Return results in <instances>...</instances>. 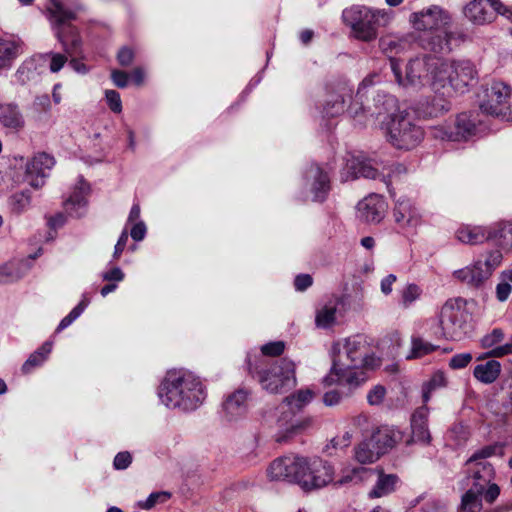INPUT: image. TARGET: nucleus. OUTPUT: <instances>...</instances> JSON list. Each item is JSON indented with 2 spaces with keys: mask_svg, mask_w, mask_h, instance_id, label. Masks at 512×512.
Returning <instances> with one entry per match:
<instances>
[{
  "mask_svg": "<svg viewBox=\"0 0 512 512\" xmlns=\"http://www.w3.org/2000/svg\"><path fill=\"white\" fill-rule=\"evenodd\" d=\"M84 10L85 6L81 3L75 4L73 9H68L60 0H50L46 7V17L64 51V54L47 52L42 55L50 58L49 69L52 73L59 72L67 62L68 57L80 54L82 39L78 29L71 24V21L76 20L77 12Z\"/></svg>",
  "mask_w": 512,
  "mask_h": 512,
  "instance_id": "obj_1",
  "label": "nucleus"
},
{
  "mask_svg": "<svg viewBox=\"0 0 512 512\" xmlns=\"http://www.w3.org/2000/svg\"><path fill=\"white\" fill-rule=\"evenodd\" d=\"M161 402L168 408L188 412L205 400V388L198 377L187 371H169L158 389Z\"/></svg>",
  "mask_w": 512,
  "mask_h": 512,
  "instance_id": "obj_2",
  "label": "nucleus"
},
{
  "mask_svg": "<svg viewBox=\"0 0 512 512\" xmlns=\"http://www.w3.org/2000/svg\"><path fill=\"white\" fill-rule=\"evenodd\" d=\"M476 307L475 300L448 299L438 315L439 337L450 341L469 337L474 330L473 312Z\"/></svg>",
  "mask_w": 512,
  "mask_h": 512,
  "instance_id": "obj_3",
  "label": "nucleus"
},
{
  "mask_svg": "<svg viewBox=\"0 0 512 512\" xmlns=\"http://www.w3.org/2000/svg\"><path fill=\"white\" fill-rule=\"evenodd\" d=\"M247 366L249 374L271 394L286 393L297 384L295 363L288 358L277 360L269 366L263 360H248Z\"/></svg>",
  "mask_w": 512,
  "mask_h": 512,
  "instance_id": "obj_4",
  "label": "nucleus"
},
{
  "mask_svg": "<svg viewBox=\"0 0 512 512\" xmlns=\"http://www.w3.org/2000/svg\"><path fill=\"white\" fill-rule=\"evenodd\" d=\"M345 25L351 28L353 36L363 42L374 41L378 29L391 20V12L385 9H372L363 5H353L342 12Z\"/></svg>",
  "mask_w": 512,
  "mask_h": 512,
  "instance_id": "obj_5",
  "label": "nucleus"
},
{
  "mask_svg": "<svg viewBox=\"0 0 512 512\" xmlns=\"http://www.w3.org/2000/svg\"><path fill=\"white\" fill-rule=\"evenodd\" d=\"M386 137L395 148L410 150L423 140L424 131L409 118L407 112H400L391 117L387 126Z\"/></svg>",
  "mask_w": 512,
  "mask_h": 512,
  "instance_id": "obj_6",
  "label": "nucleus"
},
{
  "mask_svg": "<svg viewBox=\"0 0 512 512\" xmlns=\"http://www.w3.org/2000/svg\"><path fill=\"white\" fill-rule=\"evenodd\" d=\"M433 57L424 55L411 59L405 69V76H402L401 66L397 59L390 57V66L397 83L403 87L420 89L429 83L430 66H433Z\"/></svg>",
  "mask_w": 512,
  "mask_h": 512,
  "instance_id": "obj_7",
  "label": "nucleus"
},
{
  "mask_svg": "<svg viewBox=\"0 0 512 512\" xmlns=\"http://www.w3.org/2000/svg\"><path fill=\"white\" fill-rule=\"evenodd\" d=\"M469 36L463 30L450 31L448 28L424 33L416 32L417 46L435 54H449L454 47L466 42Z\"/></svg>",
  "mask_w": 512,
  "mask_h": 512,
  "instance_id": "obj_8",
  "label": "nucleus"
},
{
  "mask_svg": "<svg viewBox=\"0 0 512 512\" xmlns=\"http://www.w3.org/2000/svg\"><path fill=\"white\" fill-rule=\"evenodd\" d=\"M480 450L475 451L464 464L465 477L459 482L462 490L470 485L473 479L472 487L461 497V503L458 512H479L480 511Z\"/></svg>",
  "mask_w": 512,
  "mask_h": 512,
  "instance_id": "obj_9",
  "label": "nucleus"
},
{
  "mask_svg": "<svg viewBox=\"0 0 512 512\" xmlns=\"http://www.w3.org/2000/svg\"><path fill=\"white\" fill-rule=\"evenodd\" d=\"M479 121L477 115L462 112L457 115L452 126L438 125L432 128L433 137L442 141H468L477 133Z\"/></svg>",
  "mask_w": 512,
  "mask_h": 512,
  "instance_id": "obj_10",
  "label": "nucleus"
},
{
  "mask_svg": "<svg viewBox=\"0 0 512 512\" xmlns=\"http://www.w3.org/2000/svg\"><path fill=\"white\" fill-rule=\"evenodd\" d=\"M343 348L346 355L344 363L350 368L375 369L380 365V359L362 335L347 338Z\"/></svg>",
  "mask_w": 512,
  "mask_h": 512,
  "instance_id": "obj_11",
  "label": "nucleus"
},
{
  "mask_svg": "<svg viewBox=\"0 0 512 512\" xmlns=\"http://www.w3.org/2000/svg\"><path fill=\"white\" fill-rule=\"evenodd\" d=\"M409 22L417 33H424L448 28L452 23V16L444 8L432 5L411 13Z\"/></svg>",
  "mask_w": 512,
  "mask_h": 512,
  "instance_id": "obj_12",
  "label": "nucleus"
},
{
  "mask_svg": "<svg viewBox=\"0 0 512 512\" xmlns=\"http://www.w3.org/2000/svg\"><path fill=\"white\" fill-rule=\"evenodd\" d=\"M307 459L299 456H284L274 460L268 468L271 480H283L300 485Z\"/></svg>",
  "mask_w": 512,
  "mask_h": 512,
  "instance_id": "obj_13",
  "label": "nucleus"
},
{
  "mask_svg": "<svg viewBox=\"0 0 512 512\" xmlns=\"http://www.w3.org/2000/svg\"><path fill=\"white\" fill-rule=\"evenodd\" d=\"M362 369L350 368L342 361L341 357H334L329 373L323 378V384L325 386L346 384L351 388H357L367 379Z\"/></svg>",
  "mask_w": 512,
  "mask_h": 512,
  "instance_id": "obj_14",
  "label": "nucleus"
},
{
  "mask_svg": "<svg viewBox=\"0 0 512 512\" xmlns=\"http://www.w3.org/2000/svg\"><path fill=\"white\" fill-rule=\"evenodd\" d=\"M333 477L334 469L327 461L314 459L310 463L307 461V468L303 471L300 486L306 491L319 489L331 483Z\"/></svg>",
  "mask_w": 512,
  "mask_h": 512,
  "instance_id": "obj_15",
  "label": "nucleus"
},
{
  "mask_svg": "<svg viewBox=\"0 0 512 512\" xmlns=\"http://www.w3.org/2000/svg\"><path fill=\"white\" fill-rule=\"evenodd\" d=\"M410 109L419 119L427 120L443 116L451 110V102L440 95L421 98Z\"/></svg>",
  "mask_w": 512,
  "mask_h": 512,
  "instance_id": "obj_16",
  "label": "nucleus"
},
{
  "mask_svg": "<svg viewBox=\"0 0 512 512\" xmlns=\"http://www.w3.org/2000/svg\"><path fill=\"white\" fill-rule=\"evenodd\" d=\"M371 478L375 477V482L367 493L370 500L388 497L399 487L401 480L397 474L386 473L383 468H370Z\"/></svg>",
  "mask_w": 512,
  "mask_h": 512,
  "instance_id": "obj_17",
  "label": "nucleus"
},
{
  "mask_svg": "<svg viewBox=\"0 0 512 512\" xmlns=\"http://www.w3.org/2000/svg\"><path fill=\"white\" fill-rule=\"evenodd\" d=\"M511 87L501 81L493 82L485 90V100L482 101V112L496 116L501 113L503 104L511 96Z\"/></svg>",
  "mask_w": 512,
  "mask_h": 512,
  "instance_id": "obj_18",
  "label": "nucleus"
},
{
  "mask_svg": "<svg viewBox=\"0 0 512 512\" xmlns=\"http://www.w3.org/2000/svg\"><path fill=\"white\" fill-rule=\"evenodd\" d=\"M305 179L310 185V191L313 195L312 200L315 202H323L330 191V178L317 164H311L305 171Z\"/></svg>",
  "mask_w": 512,
  "mask_h": 512,
  "instance_id": "obj_19",
  "label": "nucleus"
},
{
  "mask_svg": "<svg viewBox=\"0 0 512 512\" xmlns=\"http://www.w3.org/2000/svg\"><path fill=\"white\" fill-rule=\"evenodd\" d=\"M429 410L426 406L419 407L411 416V442L429 445L432 437L428 426Z\"/></svg>",
  "mask_w": 512,
  "mask_h": 512,
  "instance_id": "obj_20",
  "label": "nucleus"
},
{
  "mask_svg": "<svg viewBox=\"0 0 512 512\" xmlns=\"http://www.w3.org/2000/svg\"><path fill=\"white\" fill-rule=\"evenodd\" d=\"M393 216L399 228L407 230L417 227L421 222V217L417 209L409 199L403 198L396 201Z\"/></svg>",
  "mask_w": 512,
  "mask_h": 512,
  "instance_id": "obj_21",
  "label": "nucleus"
},
{
  "mask_svg": "<svg viewBox=\"0 0 512 512\" xmlns=\"http://www.w3.org/2000/svg\"><path fill=\"white\" fill-rule=\"evenodd\" d=\"M359 218L368 223H379L384 217L385 202L377 194L369 195L357 205Z\"/></svg>",
  "mask_w": 512,
  "mask_h": 512,
  "instance_id": "obj_22",
  "label": "nucleus"
},
{
  "mask_svg": "<svg viewBox=\"0 0 512 512\" xmlns=\"http://www.w3.org/2000/svg\"><path fill=\"white\" fill-rule=\"evenodd\" d=\"M380 48L384 53H401L417 45L416 32H408L401 35H387L380 39Z\"/></svg>",
  "mask_w": 512,
  "mask_h": 512,
  "instance_id": "obj_23",
  "label": "nucleus"
},
{
  "mask_svg": "<svg viewBox=\"0 0 512 512\" xmlns=\"http://www.w3.org/2000/svg\"><path fill=\"white\" fill-rule=\"evenodd\" d=\"M248 396L249 392L240 388L226 398L222 407L225 416L229 421L237 419L238 417L245 414L247 409L246 402Z\"/></svg>",
  "mask_w": 512,
  "mask_h": 512,
  "instance_id": "obj_24",
  "label": "nucleus"
},
{
  "mask_svg": "<svg viewBox=\"0 0 512 512\" xmlns=\"http://www.w3.org/2000/svg\"><path fill=\"white\" fill-rule=\"evenodd\" d=\"M346 99H351V90L345 85L338 86L336 91L328 94L323 112L328 117H336L342 114L345 111Z\"/></svg>",
  "mask_w": 512,
  "mask_h": 512,
  "instance_id": "obj_25",
  "label": "nucleus"
},
{
  "mask_svg": "<svg viewBox=\"0 0 512 512\" xmlns=\"http://www.w3.org/2000/svg\"><path fill=\"white\" fill-rule=\"evenodd\" d=\"M433 66H430L429 83L439 84L445 87L446 83L454 87L455 79L453 75V63H448L443 59L433 57Z\"/></svg>",
  "mask_w": 512,
  "mask_h": 512,
  "instance_id": "obj_26",
  "label": "nucleus"
},
{
  "mask_svg": "<svg viewBox=\"0 0 512 512\" xmlns=\"http://www.w3.org/2000/svg\"><path fill=\"white\" fill-rule=\"evenodd\" d=\"M485 240L502 249H512V222H499L488 228Z\"/></svg>",
  "mask_w": 512,
  "mask_h": 512,
  "instance_id": "obj_27",
  "label": "nucleus"
},
{
  "mask_svg": "<svg viewBox=\"0 0 512 512\" xmlns=\"http://www.w3.org/2000/svg\"><path fill=\"white\" fill-rule=\"evenodd\" d=\"M0 123L13 130H20L25 125L24 117L15 103L0 104Z\"/></svg>",
  "mask_w": 512,
  "mask_h": 512,
  "instance_id": "obj_28",
  "label": "nucleus"
},
{
  "mask_svg": "<svg viewBox=\"0 0 512 512\" xmlns=\"http://www.w3.org/2000/svg\"><path fill=\"white\" fill-rule=\"evenodd\" d=\"M373 107L368 106L369 115L379 117L382 115H395L397 109V99L384 92H378L373 98Z\"/></svg>",
  "mask_w": 512,
  "mask_h": 512,
  "instance_id": "obj_29",
  "label": "nucleus"
},
{
  "mask_svg": "<svg viewBox=\"0 0 512 512\" xmlns=\"http://www.w3.org/2000/svg\"><path fill=\"white\" fill-rule=\"evenodd\" d=\"M370 439L372 446H375L379 453L383 455L395 446L399 437L394 430L388 427H381L372 433Z\"/></svg>",
  "mask_w": 512,
  "mask_h": 512,
  "instance_id": "obj_30",
  "label": "nucleus"
},
{
  "mask_svg": "<svg viewBox=\"0 0 512 512\" xmlns=\"http://www.w3.org/2000/svg\"><path fill=\"white\" fill-rule=\"evenodd\" d=\"M52 347L53 343L51 341L44 342L37 350L29 355L21 367V372L23 374H30L36 368L41 367L48 359Z\"/></svg>",
  "mask_w": 512,
  "mask_h": 512,
  "instance_id": "obj_31",
  "label": "nucleus"
},
{
  "mask_svg": "<svg viewBox=\"0 0 512 512\" xmlns=\"http://www.w3.org/2000/svg\"><path fill=\"white\" fill-rule=\"evenodd\" d=\"M55 165V159L53 156L42 152L35 155L26 166L27 175L45 178L47 172L52 169Z\"/></svg>",
  "mask_w": 512,
  "mask_h": 512,
  "instance_id": "obj_32",
  "label": "nucleus"
},
{
  "mask_svg": "<svg viewBox=\"0 0 512 512\" xmlns=\"http://www.w3.org/2000/svg\"><path fill=\"white\" fill-rule=\"evenodd\" d=\"M453 75L455 79L454 87L459 88L468 86L475 79L477 70L468 60L453 62Z\"/></svg>",
  "mask_w": 512,
  "mask_h": 512,
  "instance_id": "obj_33",
  "label": "nucleus"
},
{
  "mask_svg": "<svg viewBox=\"0 0 512 512\" xmlns=\"http://www.w3.org/2000/svg\"><path fill=\"white\" fill-rule=\"evenodd\" d=\"M453 275L468 288L478 290L480 287V262L475 261L464 268L456 270Z\"/></svg>",
  "mask_w": 512,
  "mask_h": 512,
  "instance_id": "obj_34",
  "label": "nucleus"
},
{
  "mask_svg": "<svg viewBox=\"0 0 512 512\" xmlns=\"http://www.w3.org/2000/svg\"><path fill=\"white\" fill-rule=\"evenodd\" d=\"M348 167L355 178L377 179L381 175L370 159L354 157L349 161Z\"/></svg>",
  "mask_w": 512,
  "mask_h": 512,
  "instance_id": "obj_35",
  "label": "nucleus"
},
{
  "mask_svg": "<svg viewBox=\"0 0 512 512\" xmlns=\"http://www.w3.org/2000/svg\"><path fill=\"white\" fill-rule=\"evenodd\" d=\"M26 273V264L21 261H11L0 265V285L20 280Z\"/></svg>",
  "mask_w": 512,
  "mask_h": 512,
  "instance_id": "obj_36",
  "label": "nucleus"
},
{
  "mask_svg": "<svg viewBox=\"0 0 512 512\" xmlns=\"http://www.w3.org/2000/svg\"><path fill=\"white\" fill-rule=\"evenodd\" d=\"M337 304L328 302L316 310L315 325L320 329H330L336 323Z\"/></svg>",
  "mask_w": 512,
  "mask_h": 512,
  "instance_id": "obj_37",
  "label": "nucleus"
},
{
  "mask_svg": "<svg viewBox=\"0 0 512 512\" xmlns=\"http://www.w3.org/2000/svg\"><path fill=\"white\" fill-rule=\"evenodd\" d=\"M439 346L426 341L422 336L413 334L411 336V348L407 359H419L436 351Z\"/></svg>",
  "mask_w": 512,
  "mask_h": 512,
  "instance_id": "obj_38",
  "label": "nucleus"
},
{
  "mask_svg": "<svg viewBox=\"0 0 512 512\" xmlns=\"http://www.w3.org/2000/svg\"><path fill=\"white\" fill-rule=\"evenodd\" d=\"M20 45L14 40H0V68H10L20 54Z\"/></svg>",
  "mask_w": 512,
  "mask_h": 512,
  "instance_id": "obj_39",
  "label": "nucleus"
},
{
  "mask_svg": "<svg viewBox=\"0 0 512 512\" xmlns=\"http://www.w3.org/2000/svg\"><path fill=\"white\" fill-rule=\"evenodd\" d=\"M370 468L366 467H355L348 469L343 472L341 478L335 482V486H343L347 484H360L364 481L371 479Z\"/></svg>",
  "mask_w": 512,
  "mask_h": 512,
  "instance_id": "obj_40",
  "label": "nucleus"
},
{
  "mask_svg": "<svg viewBox=\"0 0 512 512\" xmlns=\"http://www.w3.org/2000/svg\"><path fill=\"white\" fill-rule=\"evenodd\" d=\"M381 454L376 449L375 446H372L371 439H366L362 441L355 448V459L361 464H369L377 461L380 458Z\"/></svg>",
  "mask_w": 512,
  "mask_h": 512,
  "instance_id": "obj_41",
  "label": "nucleus"
},
{
  "mask_svg": "<svg viewBox=\"0 0 512 512\" xmlns=\"http://www.w3.org/2000/svg\"><path fill=\"white\" fill-rule=\"evenodd\" d=\"M10 211L15 215L24 213L31 205V192L29 189L12 194L8 199Z\"/></svg>",
  "mask_w": 512,
  "mask_h": 512,
  "instance_id": "obj_42",
  "label": "nucleus"
},
{
  "mask_svg": "<svg viewBox=\"0 0 512 512\" xmlns=\"http://www.w3.org/2000/svg\"><path fill=\"white\" fill-rule=\"evenodd\" d=\"M447 385V378L445 373L441 370L434 372L430 379L425 382L422 386V398L423 402L427 403L430 400L431 393L439 388H443Z\"/></svg>",
  "mask_w": 512,
  "mask_h": 512,
  "instance_id": "obj_43",
  "label": "nucleus"
},
{
  "mask_svg": "<svg viewBox=\"0 0 512 512\" xmlns=\"http://www.w3.org/2000/svg\"><path fill=\"white\" fill-rule=\"evenodd\" d=\"M313 398V391L310 389L298 390L297 392L285 397L284 402L292 412L300 411Z\"/></svg>",
  "mask_w": 512,
  "mask_h": 512,
  "instance_id": "obj_44",
  "label": "nucleus"
},
{
  "mask_svg": "<svg viewBox=\"0 0 512 512\" xmlns=\"http://www.w3.org/2000/svg\"><path fill=\"white\" fill-rule=\"evenodd\" d=\"M89 303L90 300L83 295L82 300L60 321L56 328V332L59 333L69 327L84 312Z\"/></svg>",
  "mask_w": 512,
  "mask_h": 512,
  "instance_id": "obj_45",
  "label": "nucleus"
},
{
  "mask_svg": "<svg viewBox=\"0 0 512 512\" xmlns=\"http://www.w3.org/2000/svg\"><path fill=\"white\" fill-rule=\"evenodd\" d=\"M365 88H366V82L365 80L362 81V83L359 85L357 93L355 95V98L353 102L348 107V113L356 117L360 113L369 114L368 106H365L364 104V98H365Z\"/></svg>",
  "mask_w": 512,
  "mask_h": 512,
  "instance_id": "obj_46",
  "label": "nucleus"
},
{
  "mask_svg": "<svg viewBox=\"0 0 512 512\" xmlns=\"http://www.w3.org/2000/svg\"><path fill=\"white\" fill-rule=\"evenodd\" d=\"M501 372L499 361L491 359L482 364V383H493L497 380Z\"/></svg>",
  "mask_w": 512,
  "mask_h": 512,
  "instance_id": "obj_47",
  "label": "nucleus"
},
{
  "mask_svg": "<svg viewBox=\"0 0 512 512\" xmlns=\"http://www.w3.org/2000/svg\"><path fill=\"white\" fill-rule=\"evenodd\" d=\"M422 289L415 283L407 284L401 291L400 304L404 308L410 307L416 300L420 298Z\"/></svg>",
  "mask_w": 512,
  "mask_h": 512,
  "instance_id": "obj_48",
  "label": "nucleus"
},
{
  "mask_svg": "<svg viewBox=\"0 0 512 512\" xmlns=\"http://www.w3.org/2000/svg\"><path fill=\"white\" fill-rule=\"evenodd\" d=\"M36 76V63L34 59L25 60L16 71V78L22 85Z\"/></svg>",
  "mask_w": 512,
  "mask_h": 512,
  "instance_id": "obj_49",
  "label": "nucleus"
},
{
  "mask_svg": "<svg viewBox=\"0 0 512 512\" xmlns=\"http://www.w3.org/2000/svg\"><path fill=\"white\" fill-rule=\"evenodd\" d=\"M463 15L471 24L478 25L480 20V0H471L463 7Z\"/></svg>",
  "mask_w": 512,
  "mask_h": 512,
  "instance_id": "obj_50",
  "label": "nucleus"
},
{
  "mask_svg": "<svg viewBox=\"0 0 512 512\" xmlns=\"http://www.w3.org/2000/svg\"><path fill=\"white\" fill-rule=\"evenodd\" d=\"M469 432L461 424L454 425L447 433V438L456 446H461L468 440Z\"/></svg>",
  "mask_w": 512,
  "mask_h": 512,
  "instance_id": "obj_51",
  "label": "nucleus"
},
{
  "mask_svg": "<svg viewBox=\"0 0 512 512\" xmlns=\"http://www.w3.org/2000/svg\"><path fill=\"white\" fill-rule=\"evenodd\" d=\"M456 237L457 239L465 244H476L478 241V232L475 231V229L471 228L470 226H461L456 231Z\"/></svg>",
  "mask_w": 512,
  "mask_h": 512,
  "instance_id": "obj_52",
  "label": "nucleus"
},
{
  "mask_svg": "<svg viewBox=\"0 0 512 512\" xmlns=\"http://www.w3.org/2000/svg\"><path fill=\"white\" fill-rule=\"evenodd\" d=\"M171 497L170 492L161 491L151 493L147 499L143 502H139V507L145 510H149L155 506L158 501L164 502Z\"/></svg>",
  "mask_w": 512,
  "mask_h": 512,
  "instance_id": "obj_53",
  "label": "nucleus"
},
{
  "mask_svg": "<svg viewBox=\"0 0 512 512\" xmlns=\"http://www.w3.org/2000/svg\"><path fill=\"white\" fill-rule=\"evenodd\" d=\"M503 255L499 250L490 252L485 259L486 277L492 275L493 271L501 264Z\"/></svg>",
  "mask_w": 512,
  "mask_h": 512,
  "instance_id": "obj_54",
  "label": "nucleus"
},
{
  "mask_svg": "<svg viewBox=\"0 0 512 512\" xmlns=\"http://www.w3.org/2000/svg\"><path fill=\"white\" fill-rule=\"evenodd\" d=\"M285 349V343L283 341L269 342L261 347V352L265 356H280Z\"/></svg>",
  "mask_w": 512,
  "mask_h": 512,
  "instance_id": "obj_55",
  "label": "nucleus"
},
{
  "mask_svg": "<svg viewBox=\"0 0 512 512\" xmlns=\"http://www.w3.org/2000/svg\"><path fill=\"white\" fill-rule=\"evenodd\" d=\"M471 353H459L452 356L449 360V367L452 369H462L468 366L472 361Z\"/></svg>",
  "mask_w": 512,
  "mask_h": 512,
  "instance_id": "obj_56",
  "label": "nucleus"
},
{
  "mask_svg": "<svg viewBox=\"0 0 512 512\" xmlns=\"http://www.w3.org/2000/svg\"><path fill=\"white\" fill-rule=\"evenodd\" d=\"M105 98L111 111L120 113L122 111V101L120 94L116 90H106Z\"/></svg>",
  "mask_w": 512,
  "mask_h": 512,
  "instance_id": "obj_57",
  "label": "nucleus"
},
{
  "mask_svg": "<svg viewBox=\"0 0 512 512\" xmlns=\"http://www.w3.org/2000/svg\"><path fill=\"white\" fill-rule=\"evenodd\" d=\"M501 489L498 484L488 482L485 489L482 488V498L488 503L493 504L499 497Z\"/></svg>",
  "mask_w": 512,
  "mask_h": 512,
  "instance_id": "obj_58",
  "label": "nucleus"
},
{
  "mask_svg": "<svg viewBox=\"0 0 512 512\" xmlns=\"http://www.w3.org/2000/svg\"><path fill=\"white\" fill-rule=\"evenodd\" d=\"M504 339V332L496 328L482 338V348H490Z\"/></svg>",
  "mask_w": 512,
  "mask_h": 512,
  "instance_id": "obj_59",
  "label": "nucleus"
},
{
  "mask_svg": "<svg viewBox=\"0 0 512 512\" xmlns=\"http://www.w3.org/2000/svg\"><path fill=\"white\" fill-rule=\"evenodd\" d=\"M386 394V389L381 385L374 386L367 394V401L370 405H379L382 403Z\"/></svg>",
  "mask_w": 512,
  "mask_h": 512,
  "instance_id": "obj_60",
  "label": "nucleus"
},
{
  "mask_svg": "<svg viewBox=\"0 0 512 512\" xmlns=\"http://www.w3.org/2000/svg\"><path fill=\"white\" fill-rule=\"evenodd\" d=\"M512 353V343H506L504 345L497 346L492 350L482 352V360L487 357H502Z\"/></svg>",
  "mask_w": 512,
  "mask_h": 512,
  "instance_id": "obj_61",
  "label": "nucleus"
},
{
  "mask_svg": "<svg viewBox=\"0 0 512 512\" xmlns=\"http://www.w3.org/2000/svg\"><path fill=\"white\" fill-rule=\"evenodd\" d=\"M134 51L127 47H121L117 53V60L121 66H130L134 60Z\"/></svg>",
  "mask_w": 512,
  "mask_h": 512,
  "instance_id": "obj_62",
  "label": "nucleus"
},
{
  "mask_svg": "<svg viewBox=\"0 0 512 512\" xmlns=\"http://www.w3.org/2000/svg\"><path fill=\"white\" fill-rule=\"evenodd\" d=\"M132 462V456L129 452H119L113 460V466L117 470H124L129 467Z\"/></svg>",
  "mask_w": 512,
  "mask_h": 512,
  "instance_id": "obj_63",
  "label": "nucleus"
},
{
  "mask_svg": "<svg viewBox=\"0 0 512 512\" xmlns=\"http://www.w3.org/2000/svg\"><path fill=\"white\" fill-rule=\"evenodd\" d=\"M421 512H447L446 505L438 500H429L420 508Z\"/></svg>",
  "mask_w": 512,
  "mask_h": 512,
  "instance_id": "obj_64",
  "label": "nucleus"
}]
</instances>
